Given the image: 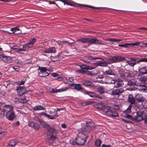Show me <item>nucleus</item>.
<instances>
[{"instance_id": "nucleus-34", "label": "nucleus", "mask_w": 147, "mask_h": 147, "mask_svg": "<svg viewBox=\"0 0 147 147\" xmlns=\"http://www.w3.org/2000/svg\"><path fill=\"white\" fill-rule=\"evenodd\" d=\"M74 88L75 89L78 90H80L82 89V88L81 86V85L79 84H75L74 86Z\"/></svg>"}, {"instance_id": "nucleus-59", "label": "nucleus", "mask_w": 147, "mask_h": 147, "mask_svg": "<svg viewBox=\"0 0 147 147\" xmlns=\"http://www.w3.org/2000/svg\"><path fill=\"white\" fill-rule=\"evenodd\" d=\"M127 78L129 77V78H130L132 77V75L130 73H127Z\"/></svg>"}, {"instance_id": "nucleus-12", "label": "nucleus", "mask_w": 147, "mask_h": 147, "mask_svg": "<svg viewBox=\"0 0 147 147\" xmlns=\"http://www.w3.org/2000/svg\"><path fill=\"white\" fill-rule=\"evenodd\" d=\"M0 58L6 63H10L12 61V59L10 57L7 56L3 54L0 55Z\"/></svg>"}, {"instance_id": "nucleus-24", "label": "nucleus", "mask_w": 147, "mask_h": 147, "mask_svg": "<svg viewBox=\"0 0 147 147\" xmlns=\"http://www.w3.org/2000/svg\"><path fill=\"white\" fill-rule=\"evenodd\" d=\"M127 72H125L123 73L120 74V77L122 79L125 80H127Z\"/></svg>"}, {"instance_id": "nucleus-43", "label": "nucleus", "mask_w": 147, "mask_h": 147, "mask_svg": "<svg viewBox=\"0 0 147 147\" xmlns=\"http://www.w3.org/2000/svg\"><path fill=\"white\" fill-rule=\"evenodd\" d=\"M140 62H147V58H143L137 61V63Z\"/></svg>"}, {"instance_id": "nucleus-54", "label": "nucleus", "mask_w": 147, "mask_h": 147, "mask_svg": "<svg viewBox=\"0 0 147 147\" xmlns=\"http://www.w3.org/2000/svg\"><path fill=\"white\" fill-rule=\"evenodd\" d=\"M63 108H61L60 109H57L56 110H55L54 109V112H55V113L56 114V113H57V112L58 111H59L60 110H63Z\"/></svg>"}, {"instance_id": "nucleus-6", "label": "nucleus", "mask_w": 147, "mask_h": 147, "mask_svg": "<svg viewBox=\"0 0 147 147\" xmlns=\"http://www.w3.org/2000/svg\"><path fill=\"white\" fill-rule=\"evenodd\" d=\"M36 41V39L34 38L30 39L29 42L25 44L23 46V47L25 49H28L32 47Z\"/></svg>"}, {"instance_id": "nucleus-28", "label": "nucleus", "mask_w": 147, "mask_h": 147, "mask_svg": "<svg viewBox=\"0 0 147 147\" xmlns=\"http://www.w3.org/2000/svg\"><path fill=\"white\" fill-rule=\"evenodd\" d=\"M38 69L40 70L39 74H41V73L45 74L46 72V68L45 67L39 66Z\"/></svg>"}, {"instance_id": "nucleus-2", "label": "nucleus", "mask_w": 147, "mask_h": 147, "mask_svg": "<svg viewBox=\"0 0 147 147\" xmlns=\"http://www.w3.org/2000/svg\"><path fill=\"white\" fill-rule=\"evenodd\" d=\"M106 79L107 81L106 84H114V88H118L124 85V84L122 82V81L121 79H117L116 80L113 79L112 78L109 77V76H107Z\"/></svg>"}, {"instance_id": "nucleus-8", "label": "nucleus", "mask_w": 147, "mask_h": 147, "mask_svg": "<svg viewBox=\"0 0 147 147\" xmlns=\"http://www.w3.org/2000/svg\"><path fill=\"white\" fill-rule=\"evenodd\" d=\"M18 95L19 96H22L28 92V91L25 89L24 86H20L17 89Z\"/></svg>"}, {"instance_id": "nucleus-41", "label": "nucleus", "mask_w": 147, "mask_h": 147, "mask_svg": "<svg viewBox=\"0 0 147 147\" xmlns=\"http://www.w3.org/2000/svg\"><path fill=\"white\" fill-rule=\"evenodd\" d=\"M36 121L39 122L43 126V127H45L46 124L45 122L40 119H38Z\"/></svg>"}, {"instance_id": "nucleus-58", "label": "nucleus", "mask_w": 147, "mask_h": 147, "mask_svg": "<svg viewBox=\"0 0 147 147\" xmlns=\"http://www.w3.org/2000/svg\"><path fill=\"white\" fill-rule=\"evenodd\" d=\"M74 80V79L72 77H70L69 79V81L71 82H73Z\"/></svg>"}, {"instance_id": "nucleus-33", "label": "nucleus", "mask_w": 147, "mask_h": 147, "mask_svg": "<svg viewBox=\"0 0 147 147\" xmlns=\"http://www.w3.org/2000/svg\"><path fill=\"white\" fill-rule=\"evenodd\" d=\"M105 72L108 75L114 76L115 75V73L111 69L105 71Z\"/></svg>"}, {"instance_id": "nucleus-31", "label": "nucleus", "mask_w": 147, "mask_h": 147, "mask_svg": "<svg viewBox=\"0 0 147 147\" xmlns=\"http://www.w3.org/2000/svg\"><path fill=\"white\" fill-rule=\"evenodd\" d=\"M59 116V115H57V113H56V114L55 115L53 116L49 115L47 114V117H48L49 119H55L57 117H58Z\"/></svg>"}, {"instance_id": "nucleus-57", "label": "nucleus", "mask_w": 147, "mask_h": 147, "mask_svg": "<svg viewBox=\"0 0 147 147\" xmlns=\"http://www.w3.org/2000/svg\"><path fill=\"white\" fill-rule=\"evenodd\" d=\"M25 49L23 48H19V52L20 51H26V50H25Z\"/></svg>"}, {"instance_id": "nucleus-45", "label": "nucleus", "mask_w": 147, "mask_h": 147, "mask_svg": "<svg viewBox=\"0 0 147 147\" xmlns=\"http://www.w3.org/2000/svg\"><path fill=\"white\" fill-rule=\"evenodd\" d=\"M139 87L141 86L142 88V89H141V91H145V90H146V87L144 85H139Z\"/></svg>"}, {"instance_id": "nucleus-14", "label": "nucleus", "mask_w": 147, "mask_h": 147, "mask_svg": "<svg viewBox=\"0 0 147 147\" xmlns=\"http://www.w3.org/2000/svg\"><path fill=\"white\" fill-rule=\"evenodd\" d=\"M131 60L129 61H127L126 63H127L129 66L132 67H134L136 63H138L137 61L136 62V59H134L132 58H130Z\"/></svg>"}, {"instance_id": "nucleus-15", "label": "nucleus", "mask_w": 147, "mask_h": 147, "mask_svg": "<svg viewBox=\"0 0 147 147\" xmlns=\"http://www.w3.org/2000/svg\"><path fill=\"white\" fill-rule=\"evenodd\" d=\"M124 92V90L121 88L118 90H116L112 91V94L113 95H119Z\"/></svg>"}, {"instance_id": "nucleus-44", "label": "nucleus", "mask_w": 147, "mask_h": 147, "mask_svg": "<svg viewBox=\"0 0 147 147\" xmlns=\"http://www.w3.org/2000/svg\"><path fill=\"white\" fill-rule=\"evenodd\" d=\"M140 80L141 81L145 82L147 80V78L146 76H141L140 78Z\"/></svg>"}, {"instance_id": "nucleus-52", "label": "nucleus", "mask_w": 147, "mask_h": 147, "mask_svg": "<svg viewBox=\"0 0 147 147\" xmlns=\"http://www.w3.org/2000/svg\"><path fill=\"white\" fill-rule=\"evenodd\" d=\"M126 117L128 119H131L132 120V118L133 117H132V116L129 115L128 114H126Z\"/></svg>"}, {"instance_id": "nucleus-5", "label": "nucleus", "mask_w": 147, "mask_h": 147, "mask_svg": "<svg viewBox=\"0 0 147 147\" xmlns=\"http://www.w3.org/2000/svg\"><path fill=\"white\" fill-rule=\"evenodd\" d=\"M82 137L84 138L83 139L80 137H78L76 138L77 141V144L79 146H82L84 145L86 142V140L88 138V136H86L83 134H82Z\"/></svg>"}, {"instance_id": "nucleus-29", "label": "nucleus", "mask_w": 147, "mask_h": 147, "mask_svg": "<svg viewBox=\"0 0 147 147\" xmlns=\"http://www.w3.org/2000/svg\"><path fill=\"white\" fill-rule=\"evenodd\" d=\"M104 88L102 86L99 87L98 88V92L100 94H102L105 92Z\"/></svg>"}, {"instance_id": "nucleus-26", "label": "nucleus", "mask_w": 147, "mask_h": 147, "mask_svg": "<svg viewBox=\"0 0 147 147\" xmlns=\"http://www.w3.org/2000/svg\"><path fill=\"white\" fill-rule=\"evenodd\" d=\"M83 6H86L87 7H89L90 8H93L94 9H100V10H102L105 9V8L104 7H96L94 6H92L90 5H82Z\"/></svg>"}, {"instance_id": "nucleus-19", "label": "nucleus", "mask_w": 147, "mask_h": 147, "mask_svg": "<svg viewBox=\"0 0 147 147\" xmlns=\"http://www.w3.org/2000/svg\"><path fill=\"white\" fill-rule=\"evenodd\" d=\"M89 38H82L80 39H77V41L79 43L80 42L83 43H89Z\"/></svg>"}, {"instance_id": "nucleus-16", "label": "nucleus", "mask_w": 147, "mask_h": 147, "mask_svg": "<svg viewBox=\"0 0 147 147\" xmlns=\"http://www.w3.org/2000/svg\"><path fill=\"white\" fill-rule=\"evenodd\" d=\"M127 101L131 104H134L136 102L135 99L131 94H129Z\"/></svg>"}, {"instance_id": "nucleus-35", "label": "nucleus", "mask_w": 147, "mask_h": 147, "mask_svg": "<svg viewBox=\"0 0 147 147\" xmlns=\"http://www.w3.org/2000/svg\"><path fill=\"white\" fill-rule=\"evenodd\" d=\"M32 127L34 128L35 130H37L39 129L40 127L39 124L38 123L35 122Z\"/></svg>"}, {"instance_id": "nucleus-10", "label": "nucleus", "mask_w": 147, "mask_h": 147, "mask_svg": "<svg viewBox=\"0 0 147 147\" xmlns=\"http://www.w3.org/2000/svg\"><path fill=\"white\" fill-rule=\"evenodd\" d=\"M10 31H11V32H9L7 31H5V32L9 34H19L21 33V30L19 28V26L11 28Z\"/></svg>"}, {"instance_id": "nucleus-40", "label": "nucleus", "mask_w": 147, "mask_h": 147, "mask_svg": "<svg viewBox=\"0 0 147 147\" xmlns=\"http://www.w3.org/2000/svg\"><path fill=\"white\" fill-rule=\"evenodd\" d=\"M61 2L64 3V4H66L69 5H72V3L67 0H62Z\"/></svg>"}, {"instance_id": "nucleus-64", "label": "nucleus", "mask_w": 147, "mask_h": 147, "mask_svg": "<svg viewBox=\"0 0 147 147\" xmlns=\"http://www.w3.org/2000/svg\"><path fill=\"white\" fill-rule=\"evenodd\" d=\"M57 79L59 81H61L62 80L63 78L61 77H59L57 78Z\"/></svg>"}, {"instance_id": "nucleus-13", "label": "nucleus", "mask_w": 147, "mask_h": 147, "mask_svg": "<svg viewBox=\"0 0 147 147\" xmlns=\"http://www.w3.org/2000/svg\"><path fill=\"white\" fill-rule=\"evenodd\" d=\"M86 94L89 95L90 97H96L101 99H102V97L99 95L98 94L94 93L87 91L86 92Z\"/></svg>"}, {"instance_id": "nucleus-32", "label": "nucleus", "mask_w": 147, "mask_h": 147, "mask_svg": "<svg viewBox=\"0 0 147 147\" xmlns=\"http://www.w3.org/2000/svg\"><path fill=\"white\" fill-rule=\"evenodd\" d=\"M131 107L129 105L128 107L127 108V109L123 112V113L125 114H128L131 113Z\"/></svg>"}, {"instance_id": "nucleus-38", "label": "nucleus", "mask_w": 147, "mask_h": 147, "mask_svg": "<svg viewBox=\"0 0 147 147\" xmlns=\"http://www.w3.org/2000/svg\"><path fill=\"white\" fill-rule=\"evenodd\" d=\"M47 76H48L50 75V76H52L54 77H56L58 76L59 75V74L55 73H51L50 72L48 73L47 72Z\"/></svg>"}, {"instance_id": "nucleus-48", "label": "nucleus", "mask_w": 147, "mask_h": 147, "mask_svg": "<svg viewBox=\"0 0 147 147\" xmlns=\"http://www.w3.org/2000/svg\"><path fill=\"white\" fill-rule=\"evenodd\" d=\"M88 60H92L93 59H98L99 58L98 57H95V58H93L91 56H89L87 57Z\"/></svg>"}, {"instance_id": "nucleus-9", "label": "nucleus", "mask_w": 147, "mask_h": 147, "mask_svg": "<svg viewBox=\"0 0 147 147\" xmlns=\"http://www.w3.org/2000/svg\"><path fill=\"white\" fill-rule=\"evenodd\" d=\"M142 112H137L136 116L133 117L132 121H134L139 122L143 120L142 117Z\"/></svg>"}, {"instance_id": "nucleus-62", "label": "nucleus", "mask_w": 147, "mask_h": 147, "mask_svg": "<svg viewBox=\"0 0 147 147\" xmlns=\"http://www.w3.org/2000/svg\"><path fill=\"white\" fill-rule=\"evenodd\" d=\"M56 90H55V89L52 88V90L51 91V92L54 93H56L57 92H56Z\"/></svg>"}, {"instance_id": "nucleus-39", "label": "nucleus", "mask_w": 147, "mask_h": 147, "mask_svg": "<svg viewBox=\"0 0 147 147\" xmlns=\"http://www.w3.org/2000/svg\"><path fill=\"white\" fill-rule=\"evenodd\" d=\"M101 143V141L99 139H97L95 142V145L96 146H100Z\"/></svg>"}, {"instance_id": "nucleus-56", "label": "nucleus", "mask_w": 147, "mask_h": 147, "mask_svg": "<svg viewBox=\"0 0 147 147\" xmlns=\"http://www.w3.org/2000/svg\"><path fill=\"white\" fill-rule=\"evenodd\" d=\"M102 147H111V146L110 145H106L105 144H103L102 145Z\"/></svg>"}, {"instance_id": "nucleus-20", "label": "nucleus", "mask_w": 147, "mask_h": 147, "mask_svg": "<svg viewBox=\"0 0 147 147\" xmlns=\"http://www.w3.org/2000/svg\"><path fill=\"white\" fill-rule=\"evenodd\" d=\"M80 66L81 69L86 70H91L95 69V68L90 67V66L86 65H81Z\"/></svg>"}, {"instance_id": "nucleus-27", "label": "nucleus", "mask_w": 147, "mask_h": 147, "mask_svg": "<svg viewBox=\"0 0 147 147\" xmlns=\"http://www.w3.org/2000/svg\"><path fill=\"white\" fill-rule=\"evenodd\" d=\"M33 109L34 111H39L40 110H44L43 107L41 105L36 106L33 108Z\"/></svg>"}, {"instance_id": "nucleus-4", "label": "nucleus", "mask_w": 147, "mask_h": 147, "mask_svg": "<svg viewBox=\"0 0 147 147\" xmlns=\"http://www.w3.org/2000/svg\"><path fill=\"white\" fill-rule=\"evenodd\" d=\"M108 109L105 111V115L109 117H118V113L115 111L112 110L111 107H108Z\"/></svg>"}, {"instance_id": "nucleus-18", "label": "nucleus", "mask_w": 147, "mask_h": 147, "mask_svg": "<svg viewBox=\"0 0 147 147\" xmlns=\"http://www.w3.org/2000/svg\"><path fill=\"white\" fill-rule=\"evenodd\" d=\"M135 98L136 100L139 102H142L144 101V99L141 94L138 93L136 94Z\"/></svg>"}, {"instance_id": "nucleus-21", "label": "nucleus", "mask_w": 147, "mask_h": 147, "mask_svg": "<svg viewBox=\"0 0 147 147\" xmlns=\"http://www.w3.org/2000/svg\"><path fill=\"white\" fill-rule=\"evenodd\" d=\"M128 85L130 86H138V84L136 83V82L134 80H129L127 83Z\"/></svg>"}, {"instance_id": "nucleus-36", "label": "nucleus", "mask_w": 147, "mask_h": 147, "mask_svg": "<svg viewBox=\"0 0 147 147\" xmlns=\"http://www.w3.org/2000/svg\"><path fill=\"white\" fill-rule=\"evenodd\" d=\"M56 139H57V138L56 135H54V134H51V135L50 137L49 138L50 140L54 142Z\"/></svg>"}, {"instance_id": "nucleus-3", "label": "nucleus", "mask_w": 147, "mask_h": 147, "mask_svg": "<svg viewBox=\"0 0 147 147\" xmlns=\"http://www.w3.org/2000/svg\"><path fill=\"white\" fill-rule=\"evenodd\" d=\"M85 125L84 127L80 129L79 130L81 131V132H86L89 133L94 128L95 124L92 122L87 121L86 122Z\"/></svg>"}, {"instance_id": "nucleus-55", "label": "nucleus", "mask_w": 147, "mask_h": 147, "mask_svg": "<svg viewBox=\"0 0 147 147\" xmlns=\"http://www.w3.org/2000/svg\"><path fill=\"white\" fill-rule=\"evenodd\" d=\"M124 47L127 48L129 46H131V44L129 43H125L124 45Z\"/></svg>"}, {"instance_id": "nucleus-47", "label": "nucleus", "mask_w": 147, "mask_h": 147, "mask_svg": "<svg viewBox=\"0 0 147 147\" xmlns=\"http://www.w3.org/2000/svg\"><path fill=\"white\" fill-rule=\"evenodd\" d=\"M76 72L80 73H85L86 72V71L82 69L78 70L76 71Z\"/></svg>"}, {"instance_id": "nucleus-63", "label": "nucleus", "mask_w": 147, "mask_h": 147, "mask_svg": "<svg viewBox=\"0 0 147 147\" xmlns=\"http://www.w3.org/2000/svg\"><path fill=\"white\" fill-rule=\"evenodd\" d=\"M25 81H22L20 82L19 83V84L20 85H23L25 83Z\"/></svg>"}, {"instance_id": "nucleus-25", "label": "nucleus", "mask_w": 147, "mask_h": 147, "mask_svg": "<svg viewBox=\"0 0 147 147\" xmlns=\"http://www.w3.org/2000/svg\"><path fill=\"white\" fill-rule=\"evenodd\" d=\"M56 50L55 47H51L47 50V53H55Z\"/></svg>"}, {"instance_id": "nucleus-7", "label": "nucleus", "mask_w": 147, "mask_h": 147, "mask_svg": "<svg viewBox=\"0 0 147 147\" xmlns=\"http://www.w3.org/2000/svg\"><path fill=\"white\" fill-rule=\"evenodd\" d=\"M124 60H125L124 57L118 56L113 57L110 59L109 61L110 63H113L119 62Z\"/></svg>"}, {"instance_id": "nucleus-1", "label": "nucleus", "mask_w": 147, "mask_h": 147, "mask_svg": "<svg viewBox=\"0 0 147 147\" xmlns=\"http://www.w3.org/2000/svg\"><path fill=\"white\" fill-rule=\"evenodd\" d=\"M13 109V106L11 105H6L3 106L5 116L9 121L13 120L16 117Z\"/></svg>"}, {"instance_id": "nucleus-23", "label": "nucleus", "mask_w": 147, "mask_h": 147, "mask_svg": "<svg viewBox=\"0 0 147 147\" xmlns=\"http://www.w3.org/2000/svg\"><path fill=\"white\" fill-rule=\"evenodd\" d=\"M82 84L85 86H92L93 83L90 81H83L82 82Z\"/></svg>"}, {"instance_id": "nucleus-50", "label": "nucleus", "mask_w": 147, "mask_h": 147, "mask_svg": "<svg viewBox=\"0 0 147 147\" xmlns=\"http://www.w3.org/2000/svg\"><path fill=\"white\" fill-rule=\"evenodd\" d=\"M140 45V43L139 42H136L134 43H131V46H138Z\"/></svg>"}, {"instance_id": "nucleus-42", "label": "nucleus", "mask_w": 147, "mask_h": 147, "mask_svg": "<svg viewBox=\"0 0 147 147\" xmlns=\"http://www.w3.org/2000/svg\"><path fill=\"white\" fill-rule=\"evenodd\" d=\"M145 67H143L141 68L139 70V72L141 74H145Z\"/></svg>"}, {"instance_id": "nucleus-17", "label": "nucleus", "mask_w": 147, "mask_h": 147, "mask_svg": "<svg viewBox=\"0 0 147 147\" xmlns=\"http://www.w3.org/2000/svg\"><path fill=\"white\" fill-rule=\"evenodd\" d=\"M47 129L48 133H50V134H54L55 132V129L51 127L50 125L47 124Z\"/></svg>"}, {"instance_id": "nucleus-22", "label": "nucleus", "mask_w": 147, "mask_h": 147, "mask_svg": "<svg viewBox=\"0 0 147 147\" xmlns=\"http://www.w3.org/2000/svg\"><path fill=\"white\" fill-rule=\"evenodd\" d=\"M106 40L112 43H113L114 42H118L119 41H121L122 40L117 39L115 38H109L106 39Z\"/></svg>"}, {"instance_id": "nucleus-46", "label": "nucleus", "mask_w": 147, "mask_h": 147, "mask_svg": "<svg viewBox=\"0 0 147 147\" xmlns=\"http://www.w3.org/2000/svg\"><path fill=\"white\" fill-rule=\"evenodd\" d=\"M35 122L32 121H29L28 123V125L29 127H32L33 126Z\"/></svg>"}, {"instance_id": "nucleus-11", "label": "nucleus", "mask_w": 147, "mask_h": 147, "mask_svg": "<svg viewBox=\"0 0 147 147\" xmlns=\"http://www.w3.org/2000/svg\"><path fill=\"white\" fill-rule=\"evenodd\" d=\"M91 44L104 45L105 44L100 42L99 40L96 38H89V43H87V45H90Z\"/></svg>"}, {"instance_id": "nucleus-51", "label": "nucleus", "mask_w": 147, "mask_h": 147, "mask_svg": "<svg viewBox=\"0 0 147 147\" xmlns=\"http://www.w3.org/2000/svg\"><path fill=\"white\" fill-rule=\"evenodd\" d=\"M92 103V101H88L86 102H85L84 103V105L86 106L87 105H90Z\"/></svg>"}, {"instance_id": "nucleus-61", "label": "nucleus", "mask_w": 147, "mask_h": 147, "mask_svg": "<svg viewBox=\"0 0 147 147\" xmlns=\"http://www.w3.org/2000/svg\"><path fill=\"white\" fill-rule=\"evenodd\" d=\"M83 61L85 62V63H86L87 64H88L90 62L88 60H83Z\"/></svg>"}, {"instance_id": "nucleus-30", "label": "nucleus", "mask_w": 147, "mask_h": 147, "mask_svg": "<svg viewBox=\"0 0 147 147\" xmlns=\"http://www.w3.org/2000/svg\"><path fill=\"white\" fill-rule=\"evenodd\" d=\"M8 144L9 146L11 147L14 146L16 144V141L14 140H11L10 141Z\"/></svg>"}, {"instance_id": "nucleus-60", "label": "nucleus", "mask_w": 147, "mask_h": 147, "mask_svg": "<svg viewBox=\"0 0 147 147\" xmlns=\"http://www.w3.org/2000/svg\"><path fill=\"white\" fill-rule=\"evenodd\" d=\"M56 43L59 45H61L62 44V41H56Z\"/></svg>"}, {"instance_id": "nucleus-49", "label": "nucleus", "mask_w": 147, "mask_h": 147, "mask_svg": "<svg viewBox=\"0 0 147 147\" xmlns=\"http://www.w3.org/2000/svg\"><path fill=\"white\" fill-rule=\"evenodd\" d=\"M12 68L15 71H18L20 70L19 67L18 66H13L12 67Z\"/></svg>"}, {"instance_id": "nucleus-53", "label": "nucleus", "mask_w": 147, "mask_h": 147, "mask_svg": "<svg viewBox=\"0 0 147 147\" xmlns=\"http://www.w3.org/2000/svg\"><path fill=\"white\" fill-rule=\"evenodd\" d=\"M74 140L73 141H70V143H72L73 145H75L76 144H77V141L76 140H75V141H74Z\"/></svg>"}, {"instance_id": "nucleus-37", "label": "nucleus", "mask_w": 147, "mask_h": 147, "mask_svg": "<svg viewBox=\"0 0 147 147\" xmlns=\"http://www.w3.org/2000/svg\"><path fill=\"white\" fill-rule=\"evenodd\" d=\"M68 89V88L65 87L64 88H61L59 89L56 90L57 93V92H61L65 91H67Z\"/></svg>"}]
</instances>
